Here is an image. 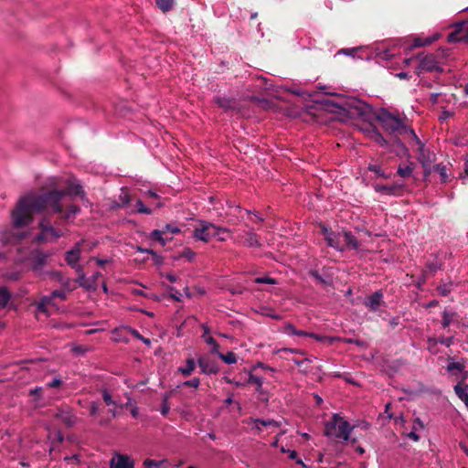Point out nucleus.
<instances>
[{
    "instance_id": "obj_1",
    "label": "nucleus",
    "mask_w": 468,
    "mask_h": 468,
    "mask_svg": "<svg viewBox=\"0 0 468 468\" xmlns=\"http://www.w3.org/2000/svg\"><path fill=\"white\" fill-rule=\"evenodd\" d=\"M83 197L85 192L80 184L70 183L64 189H53L41 194H29L20 198L12 212L13 226L20 229L33 221V213H57L55 224H67L80 212L79 206L69 201L73 197Z\"/></svg>"
},
{
    "instance_id": "obj_2",
    "label": "nucleus",
    "mask_w": 468,
    "mask_h": 468,
    "mask_svg": "<svg viewBox=\"0 0 468 468\" xmlns=\"http://www.w3.org/2000/svg\"><path fill=\"white\" fill-rule=\"evenodd\" d=\"M353 427L349 422L337 414H334L332 419L324 425V435L331 440L342 439L346 441L349 440V435Z\"/></svg>"
},
{
    "instance_id": "obj_3",
    "label": "nucleus",
    "mask_w": 468,
    "mask_h": 468,
    "mask_svg": "<svg viewBox=\"0 0 468 468\" xmlns=\"http://www.w3.org/2000/svg\"><path fill=\"white\" fill-rule=\"evenodd\" d=\"M45 214L39 221L40 233L36 236L35 241L38 244L48 242L51 239H57L64 235V231L60 229L55 228L60 224L52 222L51 217L56 213L44 211Z\"/></svg>"
},
{
    "instance_id": "obj_4",
    "label": "nucleus",
    "mask_w": 468,
    "mask_h": 468,
    "mask_svg": "<svg viewBox=\"0 0 468 468\" xmlns=\"http://www.w3.org/2000/svg\"><path fill=\"white\" fill-rule=\"evenodd\" d=\"M377 120L381 122L383 129L390 134L398 136L410 133L416 137L414 131L406 125L401 119L395 117L387 111L381 112L377 116Z\"/></svg>"
},
{
    "instance_id": "obj_5",
    "label": "nucleus",
    "mask_w": 468,
    "mask_h": 468,
    "mask_svg": "<svg viewBox=\"0 0 468 468\" xmlns=\"http://www.w3.org/2000/svg\"><path fill=\"white\" fill-rule=\"evenodd\" d=\"M229 232V229L215 225L212 222L200 220L199 225L193 230L192 237L196 240L208 242L212 238L218 236L220 233Z\"/></svg>"
},
{
    "instance_id": "obj_6",
    "label": "nucleus",
    "mask_w": 468,
    "mask_h": 468,
    "mask_svg": "<svg viewBox=\"0 0 468 468\" xmlns=\"http://www.w3.org/2000/svg\"><path fill=\"white\" fill-rule=\"evenodd\" d=\"M320 229L327 246L338 251L345 250V246L342 244V232H335L324 224H320Z\"/></svg>"
},
{
    "instance_id": "obj_7",
    "label": "nucleus",
    "mask_w": 468,
    "mask_h": 468,
    "mask_svg": "<svg viewBox=\"0 0 468 468\" xmlns=\"http://www.w3.org/2000/svg\"><path fill=\"white\" fill-rule=\"evenodd\" d=\"M424 71H435L439 73L443 71V69L439 65V62L437 61L436 56L434 54H428L420 58L419 66L416 69V73L420 75Z\"/></svg>"
},
{
    "instance_id": "obj_8",
    "label": "nucleus",
    "mask_w": 468,
    "mask_h": 468,
    "mask_svg": "<svg viewBox=\"0 0 468 468\" xmlns=\"http://www.w3.org/2000/svg\"><path fill=\"white\" fill-rule=\"evenodd\" d=\"M52 417L60 420L67 428L73 427L78 421L77 416L73 413L72 409L68 405H61L58 407Z\"/></svg>"
},
{
    "instance_id": "obj_9",
    "label": "nucleus",
    "mask_w": 468,
    "mask_h": 468,
    "mask_svg": "<svg viewBox=\"0 0 468 468\" xmlns=\"http://www.w3.org/2000/svg\"><path fill=\"white\" fill-rule=\"evenodd\" d=\"M48 258V254L40 250H32L30 253V257H29L31 269L35 272L39 271L43 268V266L47 263Z\"/></svg>"
},
{
    "instance_id": "obj_10",
    "label": "nucleus",
    "mask_w": 468,
    "mask_h": 468,
    "mask_svg": "<svg viewBox=\"0 0 468 468\" xmlns=\"http://www.w3.org/2000/svg\"><path fill=\"white\" fill-rule=\"evenodd\" d=\"M235 240L250 248H261L262 246L260 241V237L254 233L253 230L247 231L244 234H239Z\"/></svg>"
},
{
    "instance_id": "obj_11",
    "label": "nucleus",
    "mask_w": 468,
    "mask_h": 468,
    "mask_svg": "<svg viewBox=\"0 0 468 468\" xmlns=\"http://www.w3.org/2000/svg\"><path fill=\"white\" fill-rule=\"evenodd\" d=\"M419 145L417 149V159L421 164L422 166L428 165L430 163H433L435 154L431 153L429 149L425 147V145L421 143V141L416 136L414 137Z\"/></svg>"
},
{
    "instance_id": "obj_12",
    "label": "nucleus",
    "mask_w": 468,
    "mask_h": 468,
    "mask_svg": "<svg viewBox=\"0 0 468 468\" xmlns=\"http://www.w3.org/2000/svg\"><path fill=\"white\" fill-rule=\"evenodd\" d=\"M197 365L201 373L206 375H216L219 370L217 362L207 356H199L197 359Z\"/></svg>"
},
{
    "instance_id": "obj_13",
    "label": "nucleus",
    "mask_w": 468,
    "mask_h": 468,
    "mask_svg": "<svg viewBox=\"0 0 468 468\" xmlns=\"http://www.w3.org/2000/svg\"><path fill=\"white\" fill-rule=\"evenodd\" d=\"M73 269L78 274V277L75 280L78 286L84 288L87 291H95L98 288V284H96L93 281L88 280V278H86L83 271V267L81 265L74 267Z\"/></svg>"
},
{
    "instance_id": "obj_14",
    "label": "nucleus",
    "mask_w": 468,
    "mask_h": 468,
    "mask_svg": "<svg viewBox=\"0 0 468 468\" xmlns=\"http://www.w3.org/2000/svg\"><path fill=\"white\" fill-rule=\"evenodd\" d=\"M80 245V241L77 242L71 250H68L65 253V261L67 264L71 268L80 266V264H78V261H80L81 255Z\"/></svg>"
},
{
    "instance_id": "obj_15",
    "label": "nucleus",
    "mask_w": 468,
    "mask_h": 468,
    "mask_svg": "<svg viewBox=\"0 0 468 468\" xmlns=\"http://www.w3.org/2000/svg\"><path fill=\"white\" fill-rule=\"evenodd\" d=\"M110 468H134V463L128 455L118 453L111 460Z\"/></svg>"
},
{
    "instance_id": "obj_16",
    "label": "nucleus",
    "mask_w": 468,
    "mask_h": 468,
    "mask_svg": "<svg viewBox=\"0 0 468 468\" xmlns=\"http://www.w3.org/2000/svg\"><path fill=\"white\" fill-rule=\"evenodd\" d=\"M375 189L377 192L383 193L385 195L399 196L404 189L403 184H392V185H376Z\"/></svg>"
},
{
    "instance_id": "obj_17",
    "label": "nucleus",
    "mask_w": 468,
    "mask_h": 468,
    "mask_svg": "<svg viewBox=\"0 0 468 468\" xmlns=\"http://www.w3.org/2000/svg\"><path fill=\"white\" fill-rule=\"evenodd\" d=\"M383 299V293L380 290L376 291L373 292L370 296H368L365 301V305L370 310V311H377L378 307L380 306Z\"/></svg>"
},
{
    "instance_id": "obj_18",
    "label": "nucleus",
    "mask_w": 468,
    "mask_h": 468,
    "mask_svg": "<svg viewBox=\"0 0 468 468\" xmlns=\"http://www.w3.org/2000/svg\"><path fill=\"white\" fill-rule=\"evenodd\" d=\"M342 244L345 246V250H357L360 246L359 241L351 231H342Z\"/></svg>"
},
{
    "instance_id": "obj_19",
    "label": "nucleus",
    "mask_w": 468,
    "mask_h": 468,
    "mask_svg": "<svg viewBox=\"0 0 468 468\" xmlns=\"http://www.w3.org/2000/svg\"><path fill=\"white\" fill-rule=\"evenodd\" d=\"M350 106L354 110V113H356L357 115L364 119H367V115L371 112L370 105L364 103L360 101L352 102Z\"/></svg>"
},
{
    "instance_id": "obj_20",
    "label": "nucleus",
    "mask_w": 468,
    "mask_h": 468,
    "mask_svg": "<svg viewBox=\"0 0 468 468\" xmlns=\"http://www.w3.org/2000/svg\"><path fill=\"white\" fill-rule=\"evenodd\" d=\"M449 42H463L468 43V27L463 29H455L448 35Z\"/></svg>"
},
{
    "instance_id": "obj_21",
    "label": "nucleus",
    "mask_w": 468,
    "mask_h": 468,
    "mask_svg": "<svg viewBox=\"0 0 468 468\" xmlns=\"http://www.w3.org/2000/svg\"><path fill=\"white\" fill-rule=\"evenodd\" d=\"M415 169V164L413 162H408L407 164H400L398 167L397 174L402 177H410Z\"/></svg>"
},
{
    "instance_id": "obj_22",
    "label": "nucleus",
    "mask_w": 468,
    "mask_h": 468,
    "mask_svg": "<svg viewBox=\"0 0 468 468\" xmlns=\"http://www.w3.org/2000/svg\"><path fill=\"white\" fill-rule=\"evenodd\" d=\"M467 389H468V385L467 384H463L462 382L458 383L454 387L455 394L458 396V398L461 400L463 401L465 406L468 408V393H467Z\"/></svg>"
},
{
    "instance_id": "obj_23",
    "label": "nucleus",
    "mask_w": 468,
    "mask_h": 468,
    "mask_svg": "<svg viewBox=\"0 0 468 468\" xmlns=\"http://www.w3.org/2000/svg\"><path fill=\"white\" fill-rule=\"evenodd\" d=\"M150 239L152 240L159 242L162 246H165L167 241L171 240V237H165L164 231L161 229H154L150 234Z\"/></svg>"
},
{
    "instance_id": "obj_24",
    "label": "nucleus",
    "mask_w": 468,
    "mask_h": 468,
    "mask_svg": "<svg viewBox=\"0 0 468 468\" xmlns=\"http://www.w3.org/2000/svg\"><path fill=\"white\" fill-rule=\"evenodd\" d=\"M195 368H196V361L194 358L189 357L186 361V367H180L178 370L183 376L189 377L193 373Z\"/></svg>"
},
{
    "instance_id": "obj_25",
    "label": "nucleus",
    "mask_w": 468,
    "mask_h": 468,
    "mask_svg": "<svg viewBox=\"0 0 468 468\" xmlns=\"http://www.w3.org/2000/svg\"><path fill=\"white\" fill-rule=\"evenodd\" d=\"M52 303V297L43 296L37 303H35L37 310L42 314H48V305Z\"/></svg>"
},
{
    "instance_id": "obj_26",
    "label": "nucleus",
    "mask_w": 468,
    "mask_h": 468,
    "mask_svg": "<svg viewBox=\"0 0 468 468\" xmlns=\"http://www.w3.org/2000/svg\"><path fill=\"white\" fill-rule=\"evenodd\" d=\"M249 384H255L256 385V391L260 393L261 395H265V392L262 388V378L260 377H257L251 373H250L249 378L247 380Z\"/></svg>"
},
{
    "instance_id": "obj_27",
    "label": "nucleus",
    "mask_w": 468,
    "mask_h": 468,
    "mask_svg": "<svg viewBox=\"0 0 468 468\" xmlns=\"http://www.w3.org/2000/svg\"><path fill=\"white\" fill-rule=\"evenodd\" d=\"M432 169H434V172L438 173L441 176V181L442 183H446L450 179V176L447 173V167L443 164H437L434 165Z\"/></svg>"
},
{
    "instance_id": "obj_28",
    "label": "nucleus",
    "mask_w": 468,
    "mask_h": 468,
    "mask_svg": "<svg viewBox=\"0 0 468 468\" xmlns=\"http://www.w3.org/2000/svg\"><path fill=\"white\" fill-rule=\"evenodd\" d=\"M452 281H449L448 282L441 281L440 284L437 286L436 290L440 295L448 296L452 292Z\"/></svg>"
},
{
    "instance_id": "obj_29",
    "label": "nucleus",
    "mask_w": 468,
    "mask_h": 468,
    "mask_svg": "<svg viewBox=\"0 0 468 468\" xmlns=\"http://www.w3.org/2000/svg\"><path fill=\"white\" fill-rule=\"evenodd\" d=\"M11 299V293L5 286L0 287V308H5Z\"/></svg>"
},
{
    "instance_id": "obj_30",
    "label": "nucleus",
    "mask_w": 468,
    "mask_h": 468,
    "mask_svg": "<svg viewBox=\"0 0 468 468\" xmlns=\"http://www.w3.org/2000/svg\"><path fill=\"white\" fill-rule=\"evenodd\" d=\"M215 102L218 107L225 111H229L233 108V101L228 98L216 97Z\"/></svg>"
},
{
    "instance_id": "obj_31",
    "label": "nucleus",
    "mask_w": 468,
    "mask_h": 468,
    "mask_svg": "<svg viewBox=\"0 0 468 468\" xmlns=\"http://www.w3.org/2000/svg\"><path fill=\"white\" fill-rule=\"evenodd\" d=\"M441 268V264L438 261H430L426 264L423 271L424 275H434L438 270Z\"/></svg>"
},
{
    "instance_id": "obj_32",
    "label": "nucleus",
    "mask_w": 468,
    "mask_h": 468,
    "mask_svg": "<svg viewBox=\"0 0 468 468\" xmlns=\"http://www.w3.org/2000/svg\"><path fill=\"white\" fill-rule=\"evenodd\" d=\"M101 393L102 399L107 406H113V407L118 406L117 401L112 399V394L110 393V391L107 388H102L101 390Z\"/></svg>"
},
{
    "instance_id": "obj_33",
    "label": "nucleus",
    "mask_w": 468,
    "mask_h": 468,
    "mask_svg": "<svg viewBox=\"0 0 468 468\" xmlns=\"http://www.w3.org/2000/svg\"><path fill=\"white\" fill-rule=\"evenodd\" d=\"M217 355L222 361H224L228 365H231L237 362V356L233 352H228L227 354H222L218 352Z\"/></svg>"
},
{
    "instance_id": "obj_34",
    "label": "nucleus",
    "mask_w": 468,
    "mask_h": 468,
    "mask_svg": "<svg viewBox=\"0 0 468 468\" xmlns=\"http://www.w3.org/2000/svg\"><path fill=\"white\" fill-rule=\"evenodd\" d=\"M175 0H155L156 5L164 13L170 11L173 8Z\"/></svg>"
},
{
    "instance_id": "obj_35",
    "label": "nucleus",
    "mask_w": 468,
    "mask_h": 468,
    "mask_svg": "<svg viewBox=\"0 0 468 468\" xmlns=\"http://www.w3.org/2000/svg\"><path fill=\"white\" fill-rule=\"evenodd\" d=\"M250 423H260L261 426L269 427V426H279V423L274 420H261V419H252L250 418L248 421V424Z\"/></svg>"
},
{
    "instance_id": "obj_36",
    "label": "nucleus",
    "mask_w": 468,
    "mask_h": 468,
    "mask_svg": "<svg viewBox=\"0 0 468 468\" xmlns=\"http://www.w3.org/2000/svg\"><path fill=\"white\" fill-rule=\"evenodd\" d=\"M162 231H164V236L168 237V234H178L181 230L180 229L176 226L175 224H165L162 229Z\"/></svg>"
},
{
    "instance_id": "obj_37",
    "label": "nucleus",
    "mask_w": 468,
    "mask_h": 468,
    "mask_svg": "<svg viewBox=\"0 0 468 468\" xmlns=\"http://www.w3.org/2000/svg\"><path fill=\"white\" fill-rule=\"evenodd\" d=\"M309 337H312L318 342H327L329 345H332L337 339L336 337L321 335L314 333H310Z\"/></svg>"
},
{
    "instance_id": "obj_38",
    "label": "nucleus",
    "mask_w": 468,
    "mask_h": 468,
    "mask_svg": "<svg viewBox=\"0 0 468 468\" xmlns=\"http://www.w3.org/2000/svg\"><path fill=\"white\" fill-rule=\"evenodd\" d=\"M202 338L204 339V341L211 346V352L214 353V354H218L219 351V346L218 344V342L216 341V339L212 336H206V335H202Z\"/></svg>"
},
{
    "instance_id": "obj_39",
    "label": "nucleus",
    "mask_w": 468,
    "mask_h": 468,
    "mask_svg": "<svg viewBox=\"0 0 468 468\" xmlns=\"http://www.w3.org/2000/svg\"><path fill=\"white\" fill-rule=\"evenodd\" d=\"M465 367L460 362H450L446 367L447 371L454 374V371L463 372Z\"/></svg>"
},
{
    "instance_id": "obj_40",
    "label": "nucleus",
    "mask_w": 468,
    "mask_h": 468,
    "mask_svg": "<svg viewBox=\"0 0 468 468\" xmlns=\"http://www.w3.org/2000/svg\"><path fill=\"white\" fill-rule=\"evenodd\" d=\"M76 283L77 282H75V280H71L69 278L65 277L64 282H61V286L66 291L72 292L78 287V284Z\"/></svg>"
},
{
    "instance_id": "obj_41",
    "label": "nucleus",
    "mask_w": 468,
    "mask_h": 468,
    "mask_svg": "<svg viewBox=\"0 0 468 468\" xmlns=\"http://www.w3.org/2000/svg\"><path fill=\"white\" fill-rule=\"evenodd\" d=\"M439 341L437 338L435 337H429L427 339V348L428 350L432 353V354H437L438 353V349H437V345H438Z\"/></svg>"
},
{
    "instance_id": "obj_42",
    "label": "nucleus",
    "mask_w": 468,
    "mask_h": 468,
    "mask_svg": "<svg viewBox=\"0 0 468 468\" xmlns=\"http://www.w3.org/2000/svg\"><path fill=\"white\" fill-rule=\"evenodd\" d=\"M368 170L371 171V172L376 173L378 177H382V178H388L389 177L388 175L385 174L382 171L381 167L378 165L370 164L368 165Z\"/></svg>"
},
{
    "instance_id": "obj_43",
    "label": "nucleus",
    "mask_w": 468,
    "mask_h": 468,
    "mask_svg": "<svg viewBox=\"0 0 468 468\" xmlns=\"http://www.w3.org/2000/svg\"><path fill=\"white\" fill-rule=\"evenodd\" d=\"M371 133H372V134H371L372 138H374V140L377 143H378L381 145H385L387 144V141L384 139L383 135L379 133V131L376 127L372 128Z\"/></svg>"
},
{
    "instance_id": "obj_44",
    "label": "nucleus",
    "mask_w": 468,
    "mask_h": 468,
    "mask_svg": "<svg viewBox=\"0 0 468 468\" xmlns=\"http://www.w3.org/2000/svg\"><path fill=\"white\" fill-rule=\"evenodd\" d=\"M454 314L444 311L442 314L441 324L443 328H447L452 322V316Z\"/></svg>"
},
{
    "instance_id": "obj_45",
    "label": "nucleus",
    "mask_w": 468,
    "mask_h": 468,
    "mask_svg": "<svg viewBox=\"0 0 468 468\" xmlns=\"http://www.w3.org/2000/svg\"><path fill=\"white\" fill-rule=\"evenodd\" d=\"M137 212L141 214H152V210L144 206V202L141 199L136 200Z\"/></svg>"
},
{
    "instance_id": "obj_46",
    "label": "nucleus",
    "mask_w": 468,
    "mask_h": 468,
    "mask_svg": "<svg viewBox=\"0 0 468 468\" xmlns=\"http://www.w3.org/2000/svg\"><path fill=\"white\" fill-rule=\"evenodd\" d=\"M50 280L56 281L61 284L64 282L65 276L58 271H50L48 273Z\"/></svg>"
},
{
    "instance_id": "obj_47",
    "label": "nucleus",
    "mask_w": 468,
    "mask_h": 468,
    "mask_svg": "<svg viewBox=\"0 0 468 468\" xmlns=\"http://www.w3.org/2000/svg\"><path fill=\"white\" fill-rule=\"evenodd\" d=\"M431 43V40H429L428 38L422 39L420 37H416L413 40V43H412L411 47L412 48H420V47L427 46V45H429Z\"/></svg>"
},
{
    "instance_id": "obj_48",
    "label": "nucleus",
    "mask_w": 468,
    "mask_h": 468,
    "mask_svg": "<svg viewBox=\"0 0 468 468\" xmlns=\"http://www.w3.org/2000/svg\"><path fill=\"white\" fill-rule=\"evenodd\" d=\"M169 410H170V406L168 404V397L165 396L163 399V402H162V405L160 408V412L163 416H166L169 413Z\"/></svg>"
},
{
    "instance_id": "obj_49",
    "label": "nucleus",
    "mask_w": 468,
    "mask_h": 468,
    "mask_svg": "<svg viewBox=\"0 0 468 468\" xmlns=\"http://www.w3.org/2000/svg\"><path fill=\"white\" fill-rule=\"evenodd\" d=\"M256 283H267V284H276L277 281L273 278L265 276V277H258L254 281Z\"/></svg>"
},
{
    "instance_id": "obj_50",
    "label": "nucleus",
    "mask_w": 468,
    "mask_h": 468,
    "mask_svg": "<svg viewBox=\"0 0 468 468\" xmlns=\"http://www.w3.org/2000/svg\"><path fill=\"white\" fill-rule=\"evenodd\" d=\"M181 257L193 261L196 257V252L189 248H185L181 253Z\"/></svg>"
},
{
    "instance_id": "obj_51",
    "label": "nucleus",
    "mask_w": 468,
    "mask_h": 468,
    "mask_svg": "<svg viewBox=\"0 0 468 468\" xmlns=\"http://www.w3.org/2000/svg\"><path fill=\"white\" fill-rule=\"evenodd\" d=\"M48 297H52V300L54 298H59L64 301L67 299V294L63 290H55L51 292V294Z\"/></svg>"
},
{
    "instance_id": "obj_52",
    "label": "nucleus",
    "mask_w": 468,
    "mask_h": 468,
    "mask_svg": "<svg viewBox=\"0 0 468 468\" xmlns=\"http://www.w3.org/2000/svg\"><path fill=\"white\" fill-rule=\"evenodd\" d=\"M438 341L440 344L449 347L453 344L454 337L453 336H448V337L441 336L440 338H438Z\"/></svg>"
},
{
    "instance_id": "obj_53",
    "label": "nucleus",
    "mask_w": 468,
    "mask_h": 468,
    "mask_svg": "<svg viewBox=\"0 0 468 468\" xmlns=\"http://www.w3.org/2000/svg\"><path fill=\"white\" fill-rule=\"evenodd\" d=\"M185 387H190L194 388H197L200 385V380L197 378H194L190 380H186L183 383Z\"/></svg>"
},
{
    "instance_id": "obj_54",
    "label": "nucleus",
    "mask_w": 468,
    "mask_h": 468,
    "mask_svg": "<svg viewBox=\"0 0 468 468\" xmlns=\"http://www.w3.org/2000/svg\"><path fill=\"white\" fill-rule=\"evenodd\" d=\"M131 333L135 338L143 341L145 345L149 346L151 344V340L149 338L144 337L137 330L132 329Z\"/></svg>"
},
{
    "instance_id": "obj_55",
    "label": "nucleus",
    "mask_w": 468,
    "mask_h": 468,
    "mask_svg": "<svg viewBox=\"0 0 468 468\" xmlns=\"http://www.w3.org/2000/svg\"><path fill=\"white\" fill-rule=\"evenodd\" d=\"M163 461H155V460H151V459H146L144 460V466H154L156 468H160L161 465L163 464Z\"/></svg>"
},
{
    "instance_id": "obj_56",
    "label": "nucleus",
    "mask_w": 468,
    "mask_h": 468,
    "mask_svg": "<svg viewBox=\"0 0 468 468\" xmlns=\"http://www.w3.org/2000/svg\"><path fill=\"white\" fill-rule=\"evenodd\" d=\"M292 361L298 367H303L306 369L308 368L307 364L311 363V359L307 358V357L303 358V359L293 358Z\"/></svg>"
},
{
    "instance_id": "obj_57",
    "label": "nucleus",
    "mask_w": 468,
    "mask_h": 468,
    "mask_svg": "<svg viewBox=\"0 0 468 468\" xmlns=\"http://www.w3.org/2000/svg\"><path fill=\"white\" fill-rule=\"evenodd\" d=\"M422 167H423V176H424V179L426 180L431 176V174L432 172H434V169H432L433 165H432V163H430V164H428V165L422 166Z\"/></svg>"
},
{
    "instance_id": "obj_58",
    "label": "nucleus",
    "mask_w": 468,
    "mask_h": 468,
    "mask_svg": "<svg viewBox=\"0 0 468 468\" xmlns=\"http://www.w3.org/2000/svg\"><path fill=\"white\" fill-rule=\"evenodd\" d=\"M62 380L60 378H54L52 381L47 383V387L49 388H55L60 387Z\"/></svg>"
},
{
    "instance_id": "obj_59",
    "label": "nucleus",
    "mask_w": 468,
    "mask_h": 468,
    "mask_svg": "<svg viewBox=\"0 0 468 468\" xmlns=\"http://www.w3.org/2000/svg\"><path fill=\"white\" fill-rule=\"evenodd\" d=\"M20 272H7L5 277L10 281H18L20 279Z\"/></svg>"
},
{
    "instance_id": "obj_60",
    "label": "nucleus",
    "mask_w": 468,
    "mask_h": 468,
    "mask_svg": "<svg viewBox=\"0 0 468 468\" xmlns=\"http://www.w3.org/2000/svg\"><path fill=\"white\" fill-rule=\"evenodd\" d=\"M99 411V406L98 403L95 401L90 402V415L95 416Z\"/></svg>"
},
{
    "instance_id": "obj_61",
    "label": "nucleus",
    "mask_w": 468,
    "mask_h": 468,
    "mask_svg": "<svg viewBox=\"0 0 468 468\" xmlns=\"http://www.w3.org/2000/svg\"><path fill=\"white\" fill-rule=\"evenodd\" d=\"M310 275L313 276L318 282L325 283L324 279L319 274L317 271H311Z\"/></svg>"
},
{
    "instance_id": "obj_62",
    "label": "nucleus",
    "mask_w": 468,
    "mask_h": 468,
    "mask_svg": "<svg viewBox=\"0 0 468 468\" xmlns=\"http://www.w3.org/2000/svg\"><path fill=\"white\" fill-rule=\"evenodd\" d=\"M400 324L399 317H391L388 320V324L391 329H395Z\"/></svg>"
},
{
    "instance_id": "obj_63",
    "label": "nucleus",
    "mask_w": 468,
    "mask_h": 468,
    "mask_svg": "<svg viewBox=\"0 0 468 468\" xmlns=\"http://www.w3.org/2000/svg\"><path fill=\"white\" fill-rule=\"evenodd\" d=\"M42 392H43V388H40V387H37L34 389H31L29 391V394L32 395V396L37 397V399H39L41 397V395H42Z\"/></svg>"
},
{
    "instance_id": "obj_64",
    "label": "nucleus",
    "mask_w": 468,
    "mask_h": 468,
    "mask_svg": "<svg viewBox=\"0 0 468 468\" xmlns=\"http://www.w3.org/2000/svg\"><path fill=\"white\" fill-rule=\"evenodd\" d=\"M463 178H468V156L463 164V173L462 174Z\"/></svg>"
}]
</instances>
